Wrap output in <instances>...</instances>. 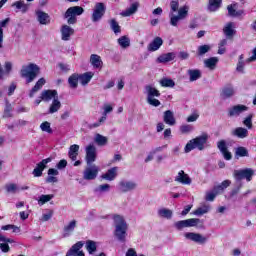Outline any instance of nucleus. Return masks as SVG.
Wrapping results in <instances>:
<instances>
[{"label": "nucleus", "mask_w": 256, "mask_h": 256, "mask_svg": "<svg viewBox=\"0 0 256 256\" xmlns=\"http://www.w3.org/2000/svg\"><path fill=\"white\" fill-rule=\"evenodd\" d=\"M114 236L118 241H121V243H125L127 239V222L125 221V218L121 215H114Z\"/></svg>", "instance_id": "1"}, {"label": "nucleus", "mask_w": 256, "mask_h": 256, "mask_svg": "<svg viewBox=\"0 0 256 256\" xmlns=\"http://www.w3.org/2000/svg\"><path fill=\"white\" fill-rule=\"evenodd\" d=\"M39 73H41V68L35 63L23 65L20 70V76L26 79V83H33L39 76Z\"/></svg>", "instance_id": "2"}, {"label": "nucleus", "mask_w": 256, "mask_h": 256, "mask_svg": "<svg viewBox=\"0 0 256 256\" xmlns=\"http://www.w3.org/2000/svg\"><path fill=\"white\" fill-rule=\"evenodd\" d=\"M209 140V134L203 133L200 136H197L196 138L190 140L185 148V153H191L193 149H198L199 151H203L205 149V145L207 144V141Z\"/></svg>", "instance_id": "3"}, {"label": "nucleus", "mask_w": 256, "mask_h": 256, "mask_svg": "<svg viewBox=\"0 0 256 256\" xmlns=\"http://www.w3.org/2000/svg\"><path fill=\"white\" fill-rule=\"evenodd\" d=\"M145 91L148 105H152V107H159V105H161V101L157 100L155 97H161V92L151 85H147L145 87Z\"/></svg>", "instance_id": "4"}, {"label": "nucleus", "mask_w": 256, "mask_h": 256, "mask_svg": "<svg viewBox=\"0 0 256 256\" xmlns=\"http://www.w3.org/2000/svg\"><path fill=\"white\" fill-rule=\"evenodd\" d=\"M189 15V6H183L179 8L178 15L175 13H169L170 25L172 27H178L179 21H183V19H187Z\"/></svg>", "instance_id": "5"}, {"label": "nucleus", "mask_w": 256, "mask_h": 256, "mask_svg": "<svg viewBox=\"0 0 256 256\" xmlns=\"http://www.w3.org/2000/svg\"><path fill=\"white\" fill-rule=\"evenodd\" d=\"M85 10L81 6H73L67 9L64 14L65 19L67 20L68 25H75L77 23V15H83Z\"/></svg>", "instance_id": "6"}, {"label": "nucleus", "mask_w": 256, "mask_h": 256, "mask_svg": "<svg viewBox=\"0 0 256 256\" xmlns=\"http://www.w3.org/2000/svg\"><path fill=\"white\" fill-rule=\"evenodd\" d=\"M105 11H107V7L103 2H97L94 6L93 13H92V21L93 23H97L103 19L105 15Z\"/></svg>", "instance_id": "7"}, {"label": "nucleus", "mask_w": 256, "mask_h": 256, "mask_svg": "<svg viewBox=\"0 0 256 256\" xmlns=\"http://www.w3.org/2000/svg\"><path fill=\"white\" fill-rule=\"evenodd\" d=\"M198 223H201V220H199V218H190L175 222L174 227L175 229H177V231H183V229L187 227H197Z\"/></svg>", "instance_id": "8"}, {"label": "nucleus", "mask_w": 256, "mask_h": 256, "mask_svg": "<svg viewBox=\"0 0 256 256\" xmlns=\"http://www.w3.org/2000/svg\"><path fill=\"white\" fill-rule=\"evenodd\" d=\"M99 171V166L95 164H90L88 165V167L85 168L83 172V179H85V181H94V179H97Z\"/></svg>", "instance_id": "9"}, {"label": "nucleus", "mask_w": 256, "mask_h": 256, "mask_svg": "<svg viewBox=\"0 0 256 256\" xmlns=\"http://www.w3.org/2000/svg\"><path fill=\"white\" fill-rule=\"evenodd\" d=\"M253 175H255V171L251 168L234 171V178L236 179V181H242V179H246V181H251V179H253Z\"/></svg>", "instance_id": "10"}, {"label": "nucleus", "mask_w": 256, "mask_h": 256, "mask_svg": "<svg viewBox=\"0 0 256 256\" xmlns=\"http://www.w3.org/2000/svg\"><path fill=\"white\" fill-rule=\"evenodd\" d=\"M86 156L85 161L87 165H93L97 161V147L93 144H89L85 148Z\"/></svg>", "instance_id": "11"}, {"label": "nucleus", "mask_w": 256, "mask_h": 256, "mask_svg": "<svg viewBox=\"0 0 256 256\" xmlns=\"http://www.w3.org/2000/svg\"><path fill=\"white\" fill-rule=\"evenodd\" d=\"M184 237L188 241H193L194 243H199L200 245L207 243V238L199 233L186 232Z\"/></svg>", "instance_id": "12"}, {"label": "nucleus", "mask_w": 256, "mask_h": 256, "mask_svg": "<svg viewBox=\"0 0 256 256\" xmlns=\"http://www.w3.org/2000/svg\"><path fill=\"white\" fill-rule=\"evenodd\" d=\"M51 161H53V158L49 157V158L43 159L41 162H39L32 172L33 176L41 177V175H43V171H45V169H47V164L51 163Z\"/></svg>", "instance_id": "13"}, {"label": "nucleus", "mask_w": 256, "mask_h": 256, "mask_svg": "<svg viewBox=\"0 0 256 256\" xmlns=\"http://www.w3.org/2000/svg\"><path fill=\"white\" fill-rule=\"evenodd\" d=\"M75 229H77V220L73 219L64 225L62 237L64 239L71 237L75 233Z\"/></svg>", "instance_id": "14"}, {"label": "nucleus", "mask_w": 256, "mask_h": 256, "mask_svg": "<svg viewBox=\"0 0 256 256\" xmlns=\"http://www.w3.org/2000/svg\"><path fill=\"white\" fill-rule=\"evenodd\" d=\"M137 189V184L135 181L122 180L119 182V191L121 193H129Z\"/></svg>", "instance_id": "15"}, {"label": "nucleus", "mask_w": 256, "mask_h": 256, "mask_svg": "<svg viewBox=\"0 0 256 256\" xmlns=\"http://www.w3.org/2000/svg\"><path fill=\"white\" fill-rule=\"evenodd\" d=\"M84 245L83 241L77 242L68 250L66 256H85V253L81 250Z\"/></svg>", "instance_id": "16"}, {"label": "nucleus", "mask_w": 256, "mask_h": 256, "mask_svg": "<svg viewBox=\"0 0 256 256\" xmlns=\"http://www.w3.org/2000/svg\"><path fill=\"white\" fill-rule=\"evenodd\" d=\"M245 111H249V107L243 104L235 105L229 108L228 117H239V115H241V113H245Z\"/></svg>", "instance_id": "17"}, {"label": "nucleus", "mask_w": 256, "mask_h": 256, "mask_svg": "<svg viewBox=\"0 0 256 256\" xmlns=\"http://www.w3.org/2000/svg\"><path fill=\"white\" fill-rule=\"evenodd\" d=\"M62 41H70L71 36L75 35V29L71 28L69 25H62L60 29Z\"/></svg>", "instance_id": "18"}, {"label": "nucleus", "mask_w": 256, "mask_h": 256, "mask_svg": "<svg viewBox=\"0 0 256 256\" xmlns=\"http://www.w3.org/2000/svg\"><path fill=\"white\" fill-rule=\"evenodd\" d=\"M220 97L221 99H224V100L231 99V97H235V87H233V85L231 84L224 86L221 89Z\"/></svg>", "instance_id": "19"}, {"label": "nucleus", "mask_w": 256, "mask_h": 256, "mask_svg": "<svg viewBox=\"0 0 256 256\" xmlns=\"http://www.w3.org/2000/svg\"><path fill=\"white\" fill-rule=\"evenodd\" d=\"M174 181L176 183H181V185H191L192 180L191 177H189V174H186L185 171L180 170L175 177Z\"/></svg>", "instance_id": "20"}, {"label": "nucleus", "mask_w": 256, "mask_h": 256, "mask_svg": "<svg viewBox=\"0 0 256 256\" xmlns=\"http://www.w3.org/2000/svg\"><path fill=\"white\" fill-rule=\"evenodd\" d=\"M239 7V4L233 3L227 6L228 15L230 17H241L242 15H245V10H237Z\"/></svg>", "instance_id": "21"}, {"label": "nucleus", "mask_w": 256, "mask_h": 256, "mask_svg": "<svg viewBox=\"0 0 256 256\" xmlns=\"http://www.w3.org/2000/svg\"><path fill=\"white\" fill-rule=\"evenodd\" d=\"M217 147L219 151L222 153L224 159H226V161H231L233 156L231 155V152L227 151V143L225 142V140L219 141L217 143Z\"/></svg>", "instance_id": "22"}, {"label": "nucleus", "mask_w": 256, "mask_h": 256, "mask_svg": "<svg viewBox=\"0 0 256 256\" xmlns=\"http://www.w3.org/2000/svg\"><path fill=\"white\" fill-rule=\"evenodd\" d=\"M119 171L118 167H112L105 174L101 175V179L105 181H115L117 179V172Z\"/></svg>", "instance_id": "23"}, {"label": "nucleus", "mask_w": 256, "mask_h": 256, "mask_svg": "<svg viewBox=\"0 0 256 256\" xmlns=\"http://www.w3.org/2000/svg\"><path fill=\"white\" fill-rule=\"evenodd\" d=\"M59 97L57 96V90H44L41 93V100L45 101L46 103H49L51 99H58Z\"/></svg>", "instance_id": "24"}, {"label": "nucleus", "mask_w": 256, "mask_h": 256, "mask_svg": "<svg viewBox=\"0 0 256 256\" xmlns=\"http://www.w3.org/2000/svg\"><path fill=\"white\" fill-rule=\"evenodd\" d=\"M163 45V38L161 37H155L153 41L148 45V51H159L161 49V46Z\"/></svg>", "instance_id": "25"}, {"label": "nucleus", "mask_w": 256, "mask_h": 256, "mask_svg": "<svg viewBox=\"0 0 256 256\" xmlns=\"http://www.w3.org/2000/svg\"><path fill=\"white\" fill-rule=\"evenodd\" d=\"M139 9V2H134L131 4L129 8L126 10L122 11L120 15L122 17H131V15H135L137 13V10Z\"/></svg>", "instance_id": "26"}, {"label": "nucleus", "mask_w": 256, "mask_h": 256, "mask_svg": "<svg viewBox=\"0 0 256 256\" xmlns=\"http://www.w3.org/2000/svg\"><path fill=\"white\" fill-rule=\"evenodd\" d=\"M217 63H219L218 57H210L204 60V67L210 71H215L217 69Z\"/></svg>", "instance_id": "27"}, {"label": "nucleus", "mask_w": 256, "mask_h": 256, "mask_svg": "<svg viewBox=\"0 0 256 256\" xmlns=\"http://www.w3.org/2000/svg\"><path fill=\"white\" fill-rule=\"evenodd\" d=\"M37 21L40 23V25H49L51 23V18L49 17V14L43 12V11H37Z\"/></svg>", "instance_id": "28"}, {"label": "nucleus", "mask_w": 256, "mask_h": 256, "mask_svg": "<svg viewBox=\"0 0 256 256\" xmlns=\"http://www.w3.org/2000/svg\"><path fill=\"white\" fill-rule=\"evenodd\" d=\"M57 175H59V170L55 168L48 169L46 183H58L59 179L57 178Z\"/></svg>", "instance_id": "29"}, {"label": "nucleus", "mask_w": 256, "mask_h": 256, "mask_svg": "<svg viewBox=\"0 0 256 256\" xmlns=\"http://www.w3.org/2000/svg\"><path fill=\"white\" fill-rule=\"evenodd\" d=\"M163 119H164V123H166V125L173 126V125H175V123H177L175 120V114L171 110H167L164 112Z\"/></svg>", "instance_id": "30"}, {"label": "nucleus", "mask_w": 256, "mask_h": 256, "mask_svg": "<svg viewBox=\"0 0 256 256\" xmlns=\"http://www.w3.org/2000/svg\"><path fill=\"white\" fill-rule=\"evenodd\" d=\"M79 145L74 144L69 147L68 157L71 161H77V157H79Z\"/></svg>", "instance_id": "31"}, {"label": "nucleus", "mask_w": 256, "mask_h": 256, "mask_svg": "<svg viewBox=\"0 0 256 256\" xmlns=\"http://www.w3.org/2000/svg\"><path fill=\"white\" fill-rule=\"evenodd\" d=\"M94 143L98 145V147H105L109 143V138L107 136H103L99 133L94 136Z\"/></svg>", "instance_id": "32"}, {"label": "nucleus", "mask_w": 256, "mask_h": 256, "mask_svg": "<svg viewBox=\"0 0 256 256\" xmlns=\"http://www.w3.org/2000/svg\"><path fill=\"white\" fill-rule=\"evenodd\" d=\"M45 83H46L45 78H40L36 82L34 87L30 90L29 97H34L35 93H37V91H41V89H43V85H45Z\"/></svg>", "instance_id": "33"}, {"label": "nucleus", "mask_w": 256, "mask_h": 256, "mask_svg": "<svg viewBox=\"0 0 256 256\" xmlns=\"http://www.w3.org/2000/svg\"><path fill=\"white\" fill-rule=\"evenodd\" d=\"M223 33L228 39H231L235 33V24L233 22L227 23L223 29Z\"/></svg>", "instance_id": "34"}, {"label": "nucleus", "mask_w": 256, "mask_h": 256, "mask_svg": "<svg viewBox=\"0 0 256 256\" xmlns=\"http://www.w3.org/2000/svg\"><path fill=\"white\" fill-rule=\"evenodd\" d=\"M175 59V53L169 52L166 54H162L157 58V63H169V61H173Z\"/></svg>", "instance_id": "35"}, {"label": "nucleus", "mask_w": 256, "mask_h": 256, "mask_svg": "<svg viewBox=\"0 0 256 256\" xmlns=\"http://www.w3.org/2000/svg\"><path fill=\"white\" fill-rule=\"evenodd\" d=\"M231 185V180H224L220 185L215 186L212 190H214L216 195H219L227 189Z\"/></svg>", "instance_id": "36"}, {"label": "nucleus", "mask_w": 256, "mask_h": 256, "mask_svg": "<svg viewBox=\"0 0 256 256\" xmlns=\"http://www.w3.org/2000/svg\"><path fill=\"white\" fill-rule=\"evenodd\" d=\"M59 109H61V101H59V98H54L49 107L48 113H50V115H53V113H57Z\"/></svg>", "instance_id": "37"}, {"label": "nucleus", "mask_w": 256, "mask_h": 256, "mask_svg": "<svg viewBox=\"0 0 256 256\" xmlns=\"http://www.w3.org/2000/svg\"><path fill=\"white\" fill-rule=\"evenodd\" d=\"M90 63L95 69H99V67H102L103 61H101V56L97 54H92L90 56Z\"/></svg>", "instance_id": "38"}, {"label": "nucleus", "mask_w": 256, "mask_h": 256, "mask_svg": "<svg viewBox=\"0 0 256 256\" xmlns=\"http://www.w3.org/2000/svg\"><path fill=\"white\" fill-rule=\"evenodd\" d=\"M78 79L81 83V85H87L93 79V73L86 72L84 74L78 75Z\"/></svg>", "instance_id": "39"}, {"label": "nucleus", "mask_w": 256, "mask_h": 256, "mask_svg": "<svg viewBox=\"0 0 256 256\" xmlns=\"http://www.w3.org/2000/svg\"><path fill=\"white\" fill-rule=\"evenodd\" d=\"M233 135H235L239 139H245V137L249 135V131L247 130V128L238 127L233 131Z\"/></svg>", "instance_id": "40"}, {"label": "nucleus", "mask_w": 256, "mask_h": 256, "mask_svg": "<svg viewBox=\"0 0 256 256\" xmlns=\"http://www.w3.org/2000/svg\"><path fill=\"white\" fill-rule=\"evenodd\" d=\"M223 0H209L208 11L211 13L217 11L221 7Z\"/></svg>", "instance_id": "41"}, {"label": "nucleus", "mask_w": 256, "mask_h": 256, "mask_svg": "<svg viewBox=\"0 0 256 256\" xmlns=\"http://www.w3.org/2000/svg\"><path fill=\"white\" fill-rule=\"evenodd\" d=\"M158 217L162 219H171L173 217V211L167 208H161L158 210Z\"/></svg>", "instance_id": "42"}, {"label": "nucleus", "mask_w": 256, "mask_h": 256, "mask_svg": "<svg viewBox=\"0 0 256 256\" xmlns=\"http://www.w3.org/2000/svg\"><path fill=\"white\" fill-rule=\"evenodd\" d=\"M68 84L71 89H77V87L79 86V74H72L68 78Z\"/></svg>", "instance_id": "43"}, {"label": "nucleus", "mask_w": 256, "mask_h": 256, "mask_svg": "<svg viewBox=\"0 0 256 256\" xmlns=\"http://www.w3.org/2000/svg\"><path fill=\"white\" fill-rule=\"evenodd\" d=\"M189 81H197V79H201V70L199 69H190L188 70Z\"/></svg>", "instance_id": "44"}, {"label": "nucleus", "mask_w": 256, "mask_h": 256, "mask_svg": "<svg viewBox=\"0 0 256 256\" xmlns=\"http://www.w3.org/2000/svg\"><path fill=\"white\" fill-rule=\"evenodd\" d=\"M117 43L122 49H127V47H131V39H129V37L127 36H122L118 38Z\"/></svg>", "instance_id": "45"}, {"label": "nucleus", "mask_w": 256, "mask_h": 256, "mask_svg": "<svg viewBox=\"0 0 256 256\" xmlns=\"http://www.w3.org/2000/svg\"><path fill=\"white\" fill-rule=\"evenodd\" d=\"M11 18H6L0 22V49L3 47V27H7Z\"/></svg>", "instance_id": "46"}, {"label": "nucleus", "mask_w": 256, "mask_h": 256, "mask_svg": "<svg viewBox=\"0 0 256 256\" xmlns=\"http://www.w3.org/2000/svg\"><path fill=\"white\" fill-rule=\"evenodd\" d=\"M11 111H13V106L11 105V103H9L8 100H6L4 113H3V118L4 119H9V117H13V114L11 113Z\"/></svg>", "instance_id": "47"}, {"label": "nucleus", "mask_w": 256, "mask_h": 256, "mask_svg": "<svg viewBox=\"0 0 256 256\" xmlns=\"http://www.w3.org/2000/svg\"><path fill=\"white\" fill-rule=\"evenodd\" d=\"M243 59H245V56L241 54L238 58V63L236 67V71L238 73H245V61Z\"/></svg>", "instance_id": "48"}, {"label": "nucleus", "mask_w": 256, "mask_h": 256, "mask_svg": "<svg viewBox=\"0 0 256 256\" xmlns=\"http://www.w3.org/2000/svg\"><path fill=\"white\" fill-rule=\"evenodd\" d=\"M86 250L88 251V253L90 255H93V253H95V251H97V243H95V241H92V240H87L86 241Z\"/></svg>", "instance_id": "49"}, {"label": "nucleus", "mask_w": 256, "mask_h": 256, "mask_svg": "<svg viewBox=\"0 0 256 256\" xmlns=\"http://www.w3.org/2000/svg\"><path fill=\"white\" fill-rule=\"evenodd\" d=\"M211 51V46L204 44L198 47L197 49V55L198 57H203L206 53H209Z\"/></svg>", "instance_id": "50"}, {"label": "nucleus", "mask_w": 256, "mask_h": 256, "mask_svg": "<svg viewBox=\"0 0 256 256\" xmlns=\"http://www.w3.org/2000/svg\"><path fill=\"white\" fill-rule=\"evenodd\" d=\"M54 197L55 195L53 194H43L38 199V205H45V203H49V201H51V199H53Z\"/></svg>", "instance_id": "51"}, {"label": "nucleus", "mask_w": 256, "mask_h": 256, "mask_svg": "<svg viewBox=\"0 0 256 256\" xmlns=\"http://www.w3.org/2000/svg\"><path fill=\"white\" fill-rule=\"evenodd\" d=\"M13 7H16V9H20L22 13H27L29 11V5L25 4L23 1H17L13 4Z\"/></svg>", "instance_id": "52"}, {"label": "nucleus", "mask_w": 256, "mask_h": 256, "mask_svg": "<svg viewBox=\"0 0 256 256\" xmlns=\"http://www.w3.org/2000/svg\"><path fill=\"white\" fill-rule=\"evenodd\" d=\"M2 231H11L12 233H21V228H19L18 226H15L13 224H8V225H4L1 227Z\"/></svg>", "instance_id": "53"}, {"label": "nucleus", "mask_w": 256, "mask_h": 256, "mask_svg": "<svg viewBox=\"0 0 256 256\" xmlns=\"http://www.w3.org/2000/svg\"><path fill=\"white\" fill-rule=\"evenodd\" d=\"M160 85H161V87L173 88V87H175V81H173V79H171V78H162L160 80Z\"/></svg>", "instance_id": "54"}, {"label": "nucleus", "mask_w": 256, "mask_h": 256, "mask_svg": "<svg viewBox=\"0 0 256 256\" xmlns=\"http://www.w3.org/2000/svg\"><path fill=\"white\" fill-rule=\"evenodd\" d=\"M235 155L237 157H249V151L245 147L236 148Z\"/></svg>", "instance_id": "55"}, {"label": "nucleus", "mask_w": 256, "mask_h": 256, "mask_svg": "<svg viewBox=\"0 0 256 256\" xmlns=\"http://www.w3.org/2000/svg\"><path fill=\"white\" fill-rule=\"evenodd\" d=\"M110 27L112 31H114L115 34L121 33V26H119V23L115 19L110 20Z\"/></svg>", "instance_id": "56"}, {"label": "nucleus", "mask_w": 256, "mask_h": 256, "mask_svg": "<svg viewBox=\"0 0 256 256\" xmlns=\"http://www.w3.org/2000/svg\"><path fill=\"white\" fill-rule=\"evenodd\" d=\"M209 209H210V207L205 205L203 207H200V208L196 209L193 212V215H197L198 217L201 216V215H205V213H209Z\"/></svg>", "instance_id": "57"}, {"label": "nucleus", "mask_w": 256, "mask_h": 256, "mask_svg": "<svg viewBox=\"0 0 256 256\" xmlns=\"http://www.w3.org/2000/svg\"><path fill=\"white\" fill-rule=\"evenodd\" d=\"M111 189V185L109 184H102L99 185L96 189H95V193H107L109 192Z\"/></svg>", "instance_id": "58"}, {"label": "nucleus", "mask_w": 256, "mask_h": 256, "mask_svg": "<svg viewBox=\"0 0 256 256\" xmlns=\"http://www.w3.org/2000/svg\"><path fill=\"white\" fill-rule=\"evenodd\" d=\"M40 129L44 133H53V129H51V123H49L48 121L43 122L40 125Z\"/></svg>", "instance_id": "59"}, {"label": "nucleus", "mask_w": 256, "mask_h": 256, "mask_svg": "<svg viewBox=\"0 0 256 256\" xmlns=\"http://www.w3.org/2000/svg\"><path fill=\"white\" fill-rule=\"evenodd\" d=\"M253 114H249L243 121V125L248 129H253Z\"/></svg>", "instance_id": "60"}, {"label": "nucleus", "mask_w": 256, "mask_h": 256, "mask_svg": "<svg viewBox=\"0 0 256 256\" xmlns=\"http://www.w3.org/2000/svg\"><path fill=\"white\" fill-rule=\"evenodd\" d=\"M191 131H193V126L189 124H184L180 126V132L182 133V135H187L191 133Z\"/></svg>", "instance_id": "61"}, {"label": "nucleus", "mask_w": 256, "mask_h": 256, "mask_svg": "<svg viewBox=\"0 0 256 256\" xmlns=\"http://www.w3.org/2000/svg\"><path fill=\"white\" fill-rule=\"evenodd\" d=\"M179 11V1L177 0H172L170 2V12L169 13H177Z\"/></svg>", "instance_id": "62"}, {"label": "nucleus", "mask_w": 256, "mask_h": 256, "mask_svg": "<svg viewBox=\"0 0 256 256\" xmlns=\"http://www.w3.org/2000/svg\"><path fill=\"white\" fill-rule=\"evenodd\" d=\"M5 189L7 193H17L18 188H17V184L10 183L5 185Z\"/></svg>", "instance_id": "63"}, {"label": "nucleus", "mask_w": 256, "mask_h": 256, "mask_svg": "<svg viewBox=\"0 0 256 256\" xmlns=\"http://www.w3.org/2000/svg\"><path fill=\"white\" fill-rule=\"evenodd\" d=\"M216 197H217V194H216L215 190H212V191L206 193L205 200L206 201H215Z\"/></svg>", "instance_id": "64"}]
</instances>
